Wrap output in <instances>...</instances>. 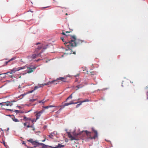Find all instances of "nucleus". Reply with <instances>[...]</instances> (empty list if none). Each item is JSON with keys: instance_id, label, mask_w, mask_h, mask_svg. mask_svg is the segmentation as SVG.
Segmentation results:
<instances>
[{"instance_id": "5701e85b", "label": "nucleus", "mask_w": 148, "mask_h": 148, "mask_svg": "<svg viewBox=\"0 0 148 148\" xmlns=\"http://www.w3.org/2000/svg\"><path fill=\"white\" fill-rule=\"evenodd\" d=\"M69 105H70L69 103H66L64 105H63V108H64L65 106H68Z\"/></svg>"}, {"instance_id": "864d4df0", "label": "nucleus", "mask_w": 148, "mask_h": 148, "mask_svg": "<svg viewBox=\"0 0 148 148\" xmlns=\"http://www.w3.org/2000/svg\"><path fill=\"white\" fill-rule=\"evenodd\" d=\"M22 144H24V145H26H26L25 143V142L24 141H23L22 142Z\"/></svg>"}, {"instance_id": "de8ad7c7", "label": "nucleus", "mask_w": 148, "mask_h": 148, "mask_svg": "<svg viewBox=\"0 0 148 148\" xmlns=\"http://www.w3.org/2000/svg\"><path fill=\"white\" fill-rule=\"evenodd\" d=\"M62 34L63 35H64L66 36H67V35H66V34L65 33H64V32H63L62 33Z\"/></svg>"}, {"instance_id": "c03bdc74", "label": "nucleus", "mask_w": 148, "mask_h": 148, "mask_svg": "<svg viewBox=\"0 0 148 148\" xmlns=\"http://www.w3.org/2000/svg\"><path fill=\"white\" fill-rule=\"evenodd\" d=\"M27 73V72H26L25 73H22V75H25V74H26Z\"/></svg>"}, {"instance_id": "9b49d317", "label": "nucleus", "mask_w": 148, "mask_h": 148, "mask_svg": "<svg viewBox=\"0 0 148 148\" xmlns=\"http://www.w3.org/2000/svg\"><path fill=\"white\" fill-rule=\"evenodd\" d=\"M27 67V66L26 65L24 66L23 67H20L18 68H16L17 71H19L23 69H25V68H26Z\"/></svg>"}, {"instance_id": "69168bd1", "label": "nucleus", "mask_w": 148, "mask_h": 148, "mask_svg": "<svg viewBox=\"0 0 148 148\" xmlns=\"http://www.w3.org/2000/svg\"><path fill=\"white\" fill-rule=\"evenodd\" d=\"M78 103V102H77L74 103V104H77V103Z\"/></svg>"}, {"instance_id": "a211bd4d", "label": "nucleus", "mask_w": 148, "mask_h": 148, "mask_svg": "<svg viewBox=\"0 0 148 148\" xmlns=\"http://www.w3.org/2000/svg\"><path fill=\"white\" fill-rule=\"evenodd\" d=\"M50 44L48 45L47 44L46 46H45L43 47V49L45 50L48 47V46L49 45H50Z\"/></svg>"}, {"instance_id": "f704fd0d", "label": "nucleus", "mask_w": 148, "mask_h": 148, "mask_svg": "<svg viewBox=\"0 0 148 148\" xmlns=\"http://www.w3.org/2000/svg\"><path fill=\"white\" fill-rule=\"evenodd\" d=\"M56 147H57V148H61L60 144H58V145H57Z\"/></svg>"}, {"instance_id": "680f3d73", "label": "nucleus", "mask_w": 148, "mask_h": 148, "mask_svg": "<svg viewBox=\"0 0 148 148\" xmlns=\"http://www.w3.org/2000/svg\"><path fill=\"white\" fill-rule=\"evenodd\" d=\"M6 116H9L10 117H11V115H10V114L7 115Z\"/></svg>"}, {"instance_id": "f03ea898", "label": "nucleus", "mask_w": 148, "mask_h": 148, "mask_svg": "<svg viewBox=\"0 0 148 148\" xmlns=\"http://www.w3.org/2000/svg\"><path fill=\"white\" fill-rule=\"evenodd\" d=\"M28 70L27 71V73H31L33 71V70L35 69L36 67L33 66H30L29 67H27Z\"/></svg>"}, {"instance_id": "1a4fd4ad", "label": "nucleus", "mask_w": 148, "mask_h": 148, "mask_svg": "<svg viewBox=\"0 0 148 148\" xmlns=\"http://www.w3.org/2000/svg\"><path fill=\"white\" fill-rule=\"evenodd\" d=\"M57 133L56 132L54 131L53 132L51 133L49 135H48L49 137L53 139V136L56 134Z\"/></svg>"}, {"instance_id": "6ab92c4d", "label": "nucleus", "mask_w": 148, "mask_h": 148, "mask_svg": "<svg viewBox=\"0 0 148 148\" xmlns=\"http://www.w3.org/2000/svg\"><path fill=\"white\" fill-rule=\"evenodd\" d=\"M79 133H75V132H73V134L74 136H76L78 135H79L80 134Z\"/></svg>"}, {"instance_id": "b1692460", "label": "nucleus", "mask_w": 148, "mask_h": 148, "mask_svg": "<svg viewBox=\"0 0 148 148\" xmlns=\"http://www.w3.org/2000/svg\"><path fill=\"white\" fill-rule=\"evenodd\" d=\"M58 107H61V108H60L59 109L58 111V112H60L62 110V109L64 108H63V105L59 106H58Z\"/></svg>"}, {"instance_id": "c85d7f7f", "label": "nucleus", "mask_w": 148, "mask_h": 148, "mask_svg": "<svg viewBox=\"0 0 148 148\" xmlns=\"http://www.w3.org/2000/svg\"><path fill=\"white\" fill-rule=\"evenodd\" d=\"M27 94V93H24V94H22L21 95H20V96H19L18 97V98H20V97L21 96H22V97L21 98H23V97L24 96H25V95H26V94Z\"/></svg>"}, {"instance_id": "f8f14e48", "label": "nucleus", "mask_w": 148, "mask_h": 148, "mask_svg": "<svg viewBox=\"0 0 148 148\" xmlns=\"http://www.w3.org/2000/svg\"><path fill=\"white\" fill-rule=\"evenodd\" d=\"M145 91L146 93L147 99H148V86L145 88Z\"/></svg>"}, {"instance_id": "4c0bfd02", "label": "nucleus", "mask_w": 148, "mask_h": 148, "mask_svg": "<svg viewBox=\"0 0 148 148\" xmlns=\"http://www.w3.org/2000/svg\"><path fill=\"white\" fill-rule=\"evenodd\" d=\"M43 108H45V109H48L49 108V106H46L43 107Z\"/></svg>"}, {"instance_id": "09e8293b", "label": "nucleus", "mask_w": 148, "mask_h": 148, "mask_svg": "<svg viewBox=\"0 0 148 148\" xmlns=\"http://www.w3.org/2000/svg\"><path fill=\"white\" fill-rule=\"evenodd\" d=\"M9 62L8 61H6L5 63V65H6Z\"/></svg>"}, {"instance_id": "8fccbe9b", "label": "nucleus", "mask_w": 148, "mask_h": 148, "mask_svg": "<svg viewBox=\"0 0 148 148\" xmlns=\"http://www.w3.org/2000/svg\"><path fill=\"white\" fill-rule=\"evenodd\" d=\"M60 145L61 148L64 147V145H61V144H60Z\"/></svg>"}, {"instance_id": "37998d69", "label": "nucleus", "mask_w": 148, "mask_h": 148, "mask_svg": "<svg viewBox=\"0 0 148 148\" xmlns=\"http://www.w3.org/2000/svg\"><path fill=\"white\" fill-rule=\"evenodd\" d=\"M49 147H50L52 148H57V147L56 146L55 147H53L52 146H49Z\"/></svg>"}, {"instance_id": "7c9ffc66", "label": "nucleus", "mask_w": 148, "mask_h": 148, "mask_svg": "<svg viewBox=\"0 0 148 148\" xmlns=\"http://www.w3.org/2000/svg\"><path fill=\"white\" fill-rule=\"evenodd\" d=\"M44 99H43L41 101H39L38 102V103H44L45 102V101H44Z\"/></svg>"}, {"instance_id": "393cba45", "label": "nucleus", "mask_w": 148, "mask_h": 148, "mask_svg": "<svg viewBox=\"0 0 148 148\" xmlns=\"http://www.w3.org/2000/svg\"><path fill=\"white\" fill-rule=\"evenodd\" d=\"M89 101H90L89 100H88L87 99H86L84 101H81V103H82L83 102H88Z\"/></svg>"}, {"instance_id": "052dcab7", "label": "nucleus", "mask_w": 148, "mask_h": 148, "mask_svg": "<svg viewBox=\"0 0 148 148\" xmlns=\"http://www.w3.org/2000/svg\"><path fill=\"white\" fill-rule=\"evenodd\" d=\"M45 140H46V139H45H45L44 140H42V142H45Z\"/></svg>"}, {"instance_id": "4468645a", "label": "nucleus", "mask_w": 148, "mask_h": 148, "mask_svg": "<svg viewBox=\"0 0 148 148\" xmlns=\"http://www.w3.org/2000/svg\"><path fill=\"white\" fill-rule=\"evenodd\" d=\"M40 116H41V114L38 112L36 114V120L35 121V122L36 121V120H38V119L39 118Z\"/></svg>"}, {"instance_id": "3c124183", "label": "nucleus", "mask_w": 148, "mask_h": 148, "mask_svg": "<svg viewBox=\"0 0 148 148\" xmlns=\"http://www.w3.org/2000/svg\"><path fill=\"white\" fill-rule=\"evenodd\" d=\"M9 76L12 79L13 78V75H9Z\"/></svg>"}, {"instance_id": "20e7f679", "label": "nucleus", "mask_w": 148, "mask_h": 148, "mask_svg": "<svg viewBox=\"0 0 148 148\" xmlns=\"http://www.w3.org/2000/svg\"><path fill=\"white\" fill-rule=\"evenodd\" d=\"M34 145V147L36 148V147H39L40 148L41 147L40 145L41 143H39L37 141H34V142L32 144Z\"/></svg>"}, {"instance_id": "603ef678", "label": "nucleus", "mask_w": 148, "mask_h": 148, "mask_svg": "<svg viewBox=\"0 0 148 148\" xmlns=\"http://www.w3.org/2000/svg\"><path fill=\"white\" fill-rule=\"evenodd\" d=\"M61 39H62V40L63 41V42H64V38H63V37H61Z\"/></svg>"}, {"instance_id": "7ed1b4c3", "label": "nucleus", "mask_w": 148, "mask_h": 148, "mask_svg": "<svg viewBox=\"0 0 148 148\" xmlns=\"http://www.w3.org/2000/svg\"><path fill=\"white\" fill-rule=\"evenodd\" d=\"M92 131H93L95 134V135L93 137H91L90 138L91 139H95L98 136L97 132L96 130H95L93 128H92Z\"/></svg>"}, {"instance_id": "6e6d98bb", "label": "nucleus", "mask_w": 148, "mask_h": 148, "mask_svg": "<svg viewBox=\"0 0 148 148\" xmlns=\"http://www.w3.org/2000/svg\"><path fill=\"white\" fill-rule=\"evenodd\" d=\"M41 60H42V59H38L37 60H36V62H38V61H40Z\"/></svg>"}, {"instance_id": "a18cd8bd", "label": "nucleus", "mask_w": 148, "mask_h": 148, "mask_svg": "<svg viewBox=\"0 0 148 148\" xmlns=\"http://www.w3.org/2000/svg\"><path fill=\"white\" fill-rule=\"evenodd\" d=\"M69 103L70 105L74 104V102H73V101H71V102H70Z\"/></svg>"}, {"instance_id": "13d9d810", "label": "nucleus", "mask_w": 148, "mask_h": 148, "mask_svg": "<svg viewBox=\"0 0 148 148\" xmlns=\"http://www.w3.org/2000/svg\"><path fill=\"white\" fill-rule=\"evenodd\" d=\"M30 127V125H27V128H29V127Z\"/></svg>"}, {"instance_id": "58836bf2", "label": "nucleus", "mask_w": 148, "mask_h": 148, "mask_svg": "<svg viewBox=\"0 0 148 148\" xmlns=\"http://www.w3.org/2000/svg\"><path fill=\"white\" fill-rule=\"evenodd\" d=\"M90 73L92 75H94L95 74V73L94 72H91Z\"/></svg>"}, {"instance_id": "5fc2aeb1", "label": "nucleus", "mask_w": 148, "mask_h": 148, "mask_svg": "<svg viewBox=\"0 0 148 148\" xmlns=\"http://www.w3.org/2000/svg\"><path fill=\"white\" fill-rule=\"evenodd\" d=\"M10 103V105H9V106H12V105H13V104L12 103Z\"/></svg>"}, {"instance_id": "49530a36", "label": "nucleus", "mask_w": 148, "mask_h": 148, "mask_svg": "<svg viewBox=\"0 0 148 148\" xmlns=\"http://www.w3.org/2000/svg\"><path fill=\"white\" fill-rule=\"evenodd\" d=\"M49 108L55 107V106L52 105L49 106Z\"/></svg>"}, {"instance_id": "0eeeda50", "label": "nucleus", "mask_w": 148, "mask_h": 148, "mask_svg": "<svg viewBox=\"0 0 148 148\" xmlns=\"http://www.w3.org/2000/svg\"><path fill=\"white\" fill-rule=\"evenodd\" d=\"M66 133L68 134L69 137L71 138V140H77V139H76L75 137L74 136H73L70 132H67Z\"/></svg>"}, {"instance_id": "423d86ee", "label": "nucleus", "mask_w": 148, "mask_h": 148, "mask_svg": "<svg viewBox=\"0 0 148 148\" xmlns=\"http://www.w3.org/2000/svg\"><path fill=\"white\" fill-rule=\"evenodd\" d=\"M43 52V51H42L40 53L38 54L37 55H36V54H33L32 55V56H29L28 57V58H29L31 57L32 59H34L36 58L37 56H40L41 54Z\"/></svg>"}, {"instance_id": "0e129e2a", "label": "nucleus", "mask_w": 148, "mask_h": 148, "mask_svg": "<svg viewBox=\"0 0 148 148\" xmlns=\"http://www.w3.org/2000/svg\"><path fill=\"white\" fill-rule=\"evenodd\" d=\"M17 107H18L19 108H21V107L20 106H18Z\"/></svg>"}, {"instance_id": "dca6fc26", "label": "nucleus", "mask_w": 148, "mask_h": 148, "mask_svg": "<svg viewBox=\"0 0 148 148\" xmlns=\"http://www.w3.org/2000/svg\"><path fill=\"white\" fill-rule=\"evenodd\" d=\"M73 93L71 94L66 99V101H65V102H66L69 99H71L72 98V95Z\"/></svg>"}, {"instance_id": "9d476101", "label": "nucleus", "mask_w": 148, "mask_h": 148, "mask_svg": "<svg viewBox=\"0 0 148 148\" xmlns=\"http://www.w3.org/2000/svg\"><path fill=\"white\" fill-rule=\"evenodd\" d=\"M40 146H42V147H40L41 148H45L46 147L47 148H49V146L43 143H41Z\"/></svg>"}, {"instance_id": "a878e982", "label": "nucleus", "mask_w": 148, "mask_h": 148, "mask_svg": "<svg viewBox=\"0 0 148 148\" xmlns=\"http://www.w3.org/2000/svg\"><path fill=\"white\" fill-rule=\"evenodd\" d=\"M16 57H14L13 58H12L11 59H10V60L9 61H8V62H10V61H11L12 60H15L16 59Z\"/></svg>"}, {"instance_id": "cd10ccee", "label": "nucleus", "mask_w": 148, "mask_h": 148, "mask_svg": "<svg viewBox=\"0 0 148 148\" xmlns=\"http://www.w3.org/2000/svg\"><path fill=\"white\" fill-rule=\"evenodd\" d=\"M12 120H13V121H14L15 122H18L19 121L17 119H16L15 118L14 119H13Z\"/></svg>"}, {"instance_id": "f3484780", "label": "nucleus", "mask_w": 148, "mask_h": 148, "mask_svg": "<svg viewBox=\"0 0 148 148\" xmlns=\"http://www.w3.org/2000/svg\"><path fill=\"white\" fill-rule=\"evenodd\" d=\"M83 86L81 84L78 85L76 86V87L77 88V90L80 88H82Z\"/></svg>"}, {"instance_id": "ddd939ff", "label": "nucleus", "mask_w": 148, "mask_h": 148, "mask_svg": "<svg viewBox=\"0 0 148 148\" xmlns=\"http://www.w3.org/2000/svg\"><path fill=\"white\" fill-rule=\"evenodd\" d=\"M40 87H42L41 84H38L37 86H35L34 87V90H36Z\"/></svg>"}, {"instance_id": "c756f323", "label": "nucleus", "mask_w": 148, "mask_h": 148, "mask_svg": "<svg viewBox=\"0 0 148 148\" xmlns=\"http://www.w3.org/2000/svg\"><path fill=\"white\" fill-rule=\"evenodd\" d=\"M44 110H42L41 111L39 112H38L41 115V114H42L43 112H44Z\"/></svg>"}, {"instance_id": "a19ab883", "label": "nucleus", "mask_w": 148, "mask_h": 148, "mask_svg": "<svg viewBox=\"0 0 148 148\" xmlns=\"http://www.w3.org/2000/svg\"><path fill=\"white\" fill-rule=\"evenodd\" d=\"M6 110L8 111H13V110L10 109H7Z\"/></svg>"}, {"instance_id": "72a5a7b5", "label": "nucleus", "mask_w": 148, "mask_h": 148, "mask_svg": "<svg viewBox=\"0 0 148 148\" xmlns=\"http://www.w3.org/2000/svg\"><path fill=\"white\" fill-rule=\"evenodd\" d=\"M14 111L17 113H19L20 112V111L17 110H15Z\"/></svg>"}, {"instance_id": "ea45409f", "label": "nucleus", "mask_w": 148, "mask_h": 148, "mask_svg": "<svg viewBox=\"0 0 148 148\" xmlns=\"http://www.w3.org/2000/svg\"><path fill=\"white\" fill-rule=\"evenodd\" d=\"M1 143H3V144H4V145L5 146V142L4 141H3V140L2 141V142H1Z\"/></svg>"}, {"instance_id": "c9c22d12", "label": "nucleus", "mask_w": 148, "mask_h": 148, "mask_svg": "<svg viewBox=\"0 0 148 148\" xmlns=\"http://www.w3.org/2000/svg\"><path fill=\"white\" fill-rule=\"evenodd\" d=\"M34 90L33 89V90H31V91H28V93H32V92H33Z\"/></svg>"}, {"instance_id": "4be33fe9", "label": "nucleus", "mask_w": 148, "mask_h": 148, "mask_svg": "<svg viewBox=\"0 0 148 148\" xmlns=\"http://www.w3.org/2000/svg\"><path fill=\"white\" fill-rule=\"evenodd\" d=\"M33 140L32 139H29V140H27V141L31 143L32 144H33V143H34V141H33Z\"/></svg>"}, {"instance_id": "6e6552de", "label": "nucleus", "mask_w": 148, "mask_h": 148, "mask_svg": "<svg viewBox=\"0 0 148 148\" xmlns=\"http://www.w3.org/2000/svg\"><path fill=\"white\" fill-rule=\"evenodd\" d=\"M56 80H52L51 81H49L46 83H45L44 84H41L42 87L45 85H47L50 84H52L55 82Z\"/></svg>"}, {"instance_id": "774afa93", "label": "nucleus", "mask_w": 148, "mask_h": 148, "mask_svg": "<svg viewBox=\"0 0 148 148\" xmlns=\"http://www.w3.org/2000/svg\"><path fill=\"white\" fill-rule=\"evenodd\" d=\"M73 54H75V52H74L73 53Z\"/></svg>"}, {"instance_id": "412c9836", "label": "nucleus", "mask_w": 148, "mask_h": 148, "mask_svg": "<svg viewBox=\"0 0 148 148\" xmlns=\"http://www.w3.org/2000/svg\"><path fill=\"white\" fill-rule=\"evenodd\" d=\"M5 103H6V104L5 105H6L7 106H9V103H10V101H7L6 102H5Z\"/></svg>"}, {"instance_id": "e433bc0d", "label": "nucleus", "mask_w": 148, "mask_h": 148, "mask_svg": "<svg viewBox=\"0 0 148 148\" xmlns=\"http://www.w3.org/2000/svg\"><path fill=\"white\" fill-rule=\"evenodd\" d=\"M42 47L41 46H38V48H37V49L38 50L42 48Z\"/></svg>"}, {"instance_id": "338daca9", "label": "nucleus", "mask_w": 148, "mask_h": 148, "mask_svg": "<svg viewBox=\"0 0 148 148\" xmlns=\"http://www.w3.org/2000/svg\"><path fill=\"white\" fill-rule=\"evenodd\" d=\"M107 89V88H104V89H103L104 90H106Z\"/></svg>"}, {"instance_id": "bb28decb", "label": "nucleus", "mask_w": 148, "mask_h": 148, "mask_svg": "<svg viewBox=\"0 0 148 148\" xmlns=\"http://www.w3.org/2000/svg\"><path fill=\"white\" fill-rule=\"evenodd\" d=\"M82 103H81V101L80 103H79V104H77L76 106V108H78L81 105H82Z\"/></svg>"}, {"instance_id": "79ce46f5", "label": "nucleus", "mask_w": 148, "mask_h": 148, "mask_svg": "<svg viewBox=\"0 0 148 148\" xmlns=\"http://www.w3.org/2000/svg\"><path fill=\"white\" fill-rule=\"evenodd\" d=\"M4 103L5 102L0 103V105H1L2 106H5V105L3 104V103Z\"/></svg>"}, {"instance_id": "aec40b11", "label": "nucleus", "mask_w": 148, "mask_h": 148, "mask_svg": "<svg viewBox=\"0 0 148 148\" xmlns=\"http://www.w3.org/2000/svg\"><path fill=\"white\" fill-rule=\"evenodd\" d=\"M23 119H25L26 121H27L28 120H30L31 119L30 118H27L25 116H23Z\"/></svg>"}, {"instance_id": "f257e3e1", "label": "nucleus", "mask_w": 148, "mask_h": 148, "mask_svg": "<svg viewBox=\"0 0 148 148\" xmlns=\"http://www.w3.org/2000/svg\"><path fill=\"white\" fill-rule=\"evenodd\" d=\"M71 37L73 39L71 40L69 42H65L64 43L65 45L67 47L68 49H66V50L68 51L69 50L70 51V53H64V54H71L72 52V50L71 47H76L77 45L81 42H82L83 41L80 40L79 39H77L75 36H71Z\"/></svg>"}, {"instance_id": "39448f33", "label": "nucleus", "mask_w": 148, "mask_h": 148, "mask_svg": "<svg viewBox=\"0 0 148 148\" xmlns=\"http://www.w3.org/2000/svg\"><path fill=\"white\" fill-rule=\"evenodd\" d=\"M17 71L16 68H13V69L11 70L10 71L8 72H7L4 73L3 74H7L8 73H10V74H12L14 73L16 71Z\"/></svg>"}, {"instance_id": "2eb2a0df", "label": "nucleus", "mask_w": 148, "mask_h": 148, "mask_svg": "<svg viewBox=\"0 0 148 148\" xmlns=\"http://www.w3.org/2000/svg\"><path fill=\"white\" fill-rule=\"evenodd\" d=\"M64 79V77H60L59 78H57V79L56 80H55L56 81L55 82H56V81L57 80H61L62 79H63V80H62V81L65 82H66V80H64L63 79Z\"/></svg>"}, {"instance_id": "4d7b16f0", "label": "nucleus", "mask_w": 148, "mask_h": 148, "mask_svg": "<svg viewBox=\"0 0 148 148\" xmlns=\"http://www.w3.org/2000/svg\"><path fill=\"white\" fill-rule=\"evenodd\" d=\"M16 102V101H15L14 100H13V101H10V103H12V102Z\"/></svg>"}, {"instance_id": "2f4dec72", "label": "nucleus", "mask_w": 148, "mask_h": 148, "mask_svg": "<svg viewBox=\"0 0 148 148\" xmlns=\"http://www.w3.org/2000/svg\"><path fill=\"white\" fill-rule=\"evenodd\" d=\"M84 132H85V133L87 134H90V132H89L87 130L85 131Z\"/></svg>"}, {"instance_id": "bf43d9fd", "label": "nucleus", "mask_w": 148, "mask_h": 148, "mask_svg": "<svg viewBox=\"0 0 148 148\" xmlns=\"http://www.w3.org/2000/svg\"><path fill=\"white\" fill-rule=\"evenodd\" d=\"M24 125V126H25L26 125V123H24L23 124Z\"/></svg>"}, {"instance_id": "473e14b6", "label": "nucleus", "mask_w": 148, "mask_h": 148, "mask_svg": "<svg viewBox=\"0 0 148 148\" xmlns=\"http://www.w3.org/2000/svg\"><path fill=\"white\" fill-rule=\"evenodd\" d=\"M36 100V99H31L29 100V101L33 102L34 101Z\"/></svg>"}, {"instance_id": "e2e57ef3", "label": "nucleus", "mask_w": 148, "mask_h": 148, "mask_svg": "<svg viewBox=\"0 0 148 148\" xmlns=\"http://www.w3.org/2000/svg\"><path fill=\"white\" fill-rule=\"evenodd\" d=\"M40 43L39 42H37V43H36V45H38V44H39Z\"/></svg>"}]
</instances>
